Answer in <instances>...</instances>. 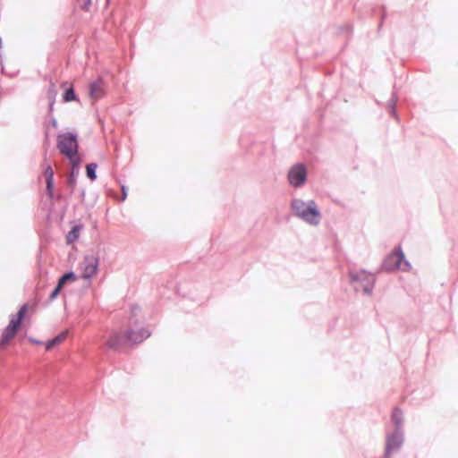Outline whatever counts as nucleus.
<instances>
[{"instance_id": "obj_20", "label": "nucleus", "mask_w": 458, "mask_h": 458, "mask_svg": "<svg viewBox=\"0 0 458 458\" xmlns=\"http://www.w3.org/2000/svg\"><path fill=\"white\" fill-rule=\"evenodd\" d=\"M44 177L46 181L54 180V171L50 165H47L44 170Z\"/></svg>"}, {"instance_id": "obj_23", "label": "nucleus", "mask_w": 458, "mask_h": 458, "mask_svg": "<svg viewBox=\"0 0 458 458\" xmlns=\"http://www.w3.org/2000/svg\"><path fill=\"white\" fill-rule=\"evenodd\" d=\"M29 341L32 344H41L42 343L38 340H36L34 338H29Z\"/></svg>"}, {"instance_id": "obj_10", "label": "nucleus", "mask_w": 458, "mask_h": 458, "mask_svg": "<svg viewBox=\"0 0 458 458\" xmlns=\"http://www.w3.org/2000/svg\"><path fill=\"white\" fill-rule=\"evenodd\" d=\"M124 330L126 332V335H128L130 344H140L150 335V333L144 328H126Z\"/></svg>"}, {"instance_id": "obj_6", "label": "nucleus", "mask_w": 458, "mask_h": 458, "mask_svg": "<svg viewBox=\"0 0 458 458\" xmlns=\"http://www.w3.org/2000/svg\"><path fill=\"white\" fill-rule=\"evenodd\" d=\"M35 311L34 305L23 304L20 310H18L15 316H12L10 318L9 324L7 325L12 330H13L16 334L20 330L21 327L22 320L26 318V316L30 313L32 314Z\"/></svg>"}, {"instance_id": "obj_2", "label": "nucleus", "mask_w": 458, "mask_h": 458, "mask_svg": "<svg viewBox=\"0 0 458 458\" xmlns=\"http://www.w3.org/2000/svg\"><path fill=\"white\" fill-rule=\"evenodd\" d=\"M293 210L298 217L311 225H318L320 220V212L314 200L305 202L301 199H293Z\"/></svg>"}, {"instance_id": "obj_13", "label": "nucleus", "mask_w": 458, "mask_h": 458, "mask_svg": "<svg viewBox=\"0 0 458 458\" xmlns=\"http://www.w3.org/2000/svg\"><path fill=\"white\" fill-rule=\"evenodd\" d=\"M105 89L103 82L100 81H95L89 85V95L94 99H98L103 97Z\"/></svg>"}, {"instance_id": "obj_17", "label": "nucleus", "mask_w": 458, "mask_h": 458, "mask_svg": "<svg viewBox=\"0 0 458 458\" xmlns=\"http://www.w3.org/2000/svg\"><path fill=\"white\" fill-rule=\"evenodd\" d=\"M402 411L398 408H395L392 413V420L394 421L396 427H400L402 422Z\"/></svg>"}, {"instance_id": "obj_8", "label": "nucleus", "mask_w": 458, "mask_h": 458, "mask_svg": "<svg viewBox=\"0 0 458 458\" xmlns=\"http://www.w3.org/2000/svg\"><path fill=\"white\" fill-rule=\"evenodd\" d=\"M98 259L93 255L86 256L80 264L81 277L90 279L97 275Z\"/></svg>"}, {"instance_id": "obj_5", "label": "nucleus", "mask_w": 458, "mask_h": 458, "mask_svg": "<svg viewBox=\"0 0 458 458\" xmlns=\"http://www.w3.org/2000/svg\"><path fill=\"white\" fill-rule=\"evenodd\" d=\"M351 276L352 280L356 284V291L362 289L366 293H369L371 292L374 284L373 275L361 271L356 274L352 273Z\"/></svg>"}, {"instance_id": "obj_19", "label": "nucleus", "mask_w": 458, "mask_h": 458, "mask_svg": "<svg viewBox=\"0 0 458 458\" xmlns=\"http://www.w3.org/2000/svg\"><path fill=\"white\" fill-rule=\"evenodd\" d=\"M96 168H97V165L94 164V163H91V164H89L86 167V170H87V175L89 179L91 180H95L96 179Z\"/></svg>"}, {"instance_id": "obj_14", "label": "nucleus", "mask_w": 458, "mask_h": 458, "mask_svg": "<svg viewBox=\"0 0 458 458\" xmlns=\"http://www.w3.org/2000/svg\"><path fill=\"white\" fill-rule=\"evenodd\" d=\"M67 335H68L67 330L61 332L55 338H53L52 340L48 341L46 344V350L49 351L52 348H54L55 346L61 344L67 338Z\"/></svg>"}, {"instance_id": "obj_21", "label": "nucleus", "mask_w": 458, "mask_h": 458, "mask_svg": "<svg viewBox=\"0 0 458 458\" xmlns=\"http://www.w3.org/2000/svg\"><path fill=\"white\" fill-rule=\"evenodd\" d=\"M47 191L49 199H54V180L46 181Z\"/></svg>"}, {"instance_id": "obj_3", "label": "nucleus", "mask_w": 458, "mask_h": 458, "mask_svg": "<svg viewBox=\"0 0 458 458\" xmlns=\"http://www.w3.org/2000/svg\"><path fill=\"white\" fill-rule=\"evenodd\" d=\"M385 267L388 270H406L409 267V264L404 260V255L400 247L386 258L385 261Z\"/></svg>"}, {"instance_id": "obj_7", "label": "nucleus", "mask_w": 458, "mask_h": 458, "mask_svg": "<svg viewBox=\"0 0 458 458\" xmlns=\"http://www.w3.org/2000/svg\"><path fill=\"white\" fill-rule=\"evenodd\" d=\"M35 311L34 305L23 304L20 310H18L15 316H12L10 318L9 324L7 325L12 330H13L16 334L20 330L21 327L22 320L26 318V316L30 313L32 314Z\"/></svg>"}, {"instance_id": "obj_4", "label": "nucleus", "mask_w": 458, "mask_h": 458, "mask_svg": "<svg viewBox=\"0 0 458 458\" xmlns=\"http://www.w3.org/2000/svg\"><path fill=\"white\" fill-rule=\"evenodd\" d=\"M107 348L120 350L130 345L128 335L124 329L112 332L106 341Z\"/></svg>"}, {"instance_id": "obj_11", "label": "nucleus", "mask_w": 458, "mask_h": 458, "mask_svg": "<svg viewBox=\"0 0 458 458\" xmlns=\"http://www.w3.org/2000/svg\"><path fill=\"white\" fill-rule=\"evenodd\" d=\"M402 443H403V439L398 433H395V434L390 436L386 441V449L385 458H390L391 454L394 450L398 449L401 446Z\"/></svg>"}, {"instance_id": "obj_24", "label": "nucleus", "mask_w": 458, "mask_h": 458, "mask_svg": "<svg viewBox=\"0 0 458 458\" xmlns=\"http://www.w3.org/2000/svg\"><path fill=\"white\" fill-rule=\"evenodd\" d=\"M49 109H50V112H52V110H53V103L50 104Z\"/></svg>"}, {"instance_id": "obj_18", "label": "nucleus", "mask_w": 458, "mask_h": 458, "mask_svg": "<svg viewBox=\"0 0 458 458\" xmlns=\"http://www.w3.org/2000/svg\"><path fill=\"white\" fill-rule=\"evenodd\" d=\"M64 100L65 102H71L76 100V95L74 93L73 88L70 87L67 89L64 94Z\"/></svg>"}, {"instance_id": "obj_12", "label": "nucleus", "mask_w": 458, "mask_h": 458, "mask_svg": "<svg viewBox=\"0 0 458 458\" xmlns=\"http://www.w3.org/2000/svg\"><path fill=\"white\" fill-rule=\"evenodd\" d=\"M77 279V276H75L74 273L72 272H70V273H67L65 275H64L58 281V284L56 285V287L55 288V290L52 292V293L50 294V300H54L55 299L59 293L61 292L62 288L64 287V285L67 283V282H74L75 280Z\"/></svg>"}, {"instance_id": "obj_16", "label": "nucleus", "mask_w": 458, "mask_h": 458, "mask_svg": "<svg viewBox=\"0 0 458 458\" xmlns=\"http://www.w3.org/2000/svg\"><path fill=\"white\" fill-rule=\"evenodd\" d=\"M80 231H81L80 225L73 226L72 229L67 234V237H66L67 242L72 243V242H75L79 238Z\"/></svg>"}, {"instance_id": "obj_1", "label": "nucleus", "mask_w": 458, "mask_h": 458, "mask_svg": "<svg viewBox=\"0 0 458 458\" xmlns=\"http://www.w3.org/2000/svg\"><path fill=\"white\" fill-rule=\"evenodd\" d=\"M57 148L71 162L73 168L80 165L81 159L78 154V140L76 135L66 132L57 136Z\"/></svg>"}, {"instance_id": "obj_9", "label": "nucleus", "mask_w": 458, "mask_h": 458, "mask_svg": "<svg viewBox=\"0 0 458 458\" xmlns=\"http://www.w3.org/2000/svg\"><path fill=\"white\" fill-rule=\"evenodd\" d=\"M306 168L302 165H295L292 167L288 174V180L291 185L299 187L306 181Z\"/></svg>"}, {"instance_id": "obj_15", "label": "nucleus", "mask_w": 458, "mask_h": 458, "mask_svg": "<svg viewBox=\"0 0 458 458\" xmlns=\"http://www.w3.org/2000/svg\"><path fill=\"white\" fill-rule=\"evenodd\" d=\"M16 333L6 326L2 333L1 345L4 346L9 344L11 340L13 339Z\"/></svg>"}, {"instance_id": "obj_22", "label": "nucleus", "mask_w": 458, "mask_h": 458, "mask_svg": "<svg viewBox=\"0 0 458 458\" xmlns=\"http://www.w3.org/2000/svg\"><path fill=\"white\" fill-rule=\"evenodd\" d=\"M76 3L80 8L88 11L91 5V0H76Z\"/></svg>"}]
</instances>
